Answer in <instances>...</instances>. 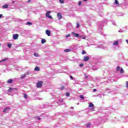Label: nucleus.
Returning <instances> with one entry per match:
<instances>
[{"mask_svg":"<svg viewBox=\"0 0 128 128\" xmlns=\"http://www.w3.org/2000/svg\"><path fill=\"white\" fill-rule=\"evenodd\" d=\"M83 40H86V37H84Z\"/></svg>","mask_w":128,"mask_h":128,"instance_id":"44","label":"nucleus"},{"mask_svg":"<svg viewBox=\"0 0 128 128\" xmlns=\"http://www.w3.org/2000/svg\"><path fill=\"white\" fill-rule=\"evenodd\" d=\"M66 96H70V92H66Z\"/></svg>","mask_w":128,"mask_h":128,"instance_id":"23","label":"nucleus"},{"mask_svg":"<svg viewBox=\"0 0 128 128\" xmlns=\"http://www.w3.org/2000/svg\"><path fill=\"white\" fill-rule=\"evenodd\" d=\"M13 38L14 40H18V34H14L13 35Z\"/></svg>","mask_w":128,"mask_h":128,"instance_id":"7","label":"nucleus"},{"mask_svg":"<svg viewBox=\"0 0 128 128\" xmlns=\"http://www.w3.org/2000/svg\"><path fill=\"white\" fill-rule=\"evenodd\" d=\"M120 74H124V69H122V68L120 70Z\"/></svg>","mask_w":128,"mask_h":128,"instance_id":"22","label":"nucleus"},{"mask_svg":"<svg viewBox=\"0 0 128 128\" xmlns=\"http://www.w3.org/2000/svg\"><path fill=\"white\" fill-rule=\"evenodd\" d=\"M38 118V120H41L40 118Z\"/></svg>","mask_w":128,"mask_h":128,"instance_id":"45","label":"nucleus"},{"mask_svg":"<svg viewBox=\"0 0 128 128\" xmlns=\"http://www.w3.org/2000/svg\"><path fill=\"white\" fill-rule=\"evenodd\" d=\"M15 2L14 1H12V4H14Z\"/></svg>","mask_w":128,"mask_h":128,"instance_id":"43","label":"nucleus"},{"mask_svg":"<svg viewBox=\"0 0 128 128\" xmlns=\"http://www.w3.org/2000/svg\"><path fill=\"white\" fill-rule=\"evenodd\" d=\"M8 48H12V44L8 43Z\"/></svg>","mask_w":128,"mask_h":128,"instance_id":"18","label":"nucleus"},{"mask_svg":"<svg viewBox=\"0 0 128 128\" xmlns=\"http://www.w3.org/2000/svg\"><path fill=\"white\" fill-rule=\"evenodd\" d=\"M50 11H48L46 14V18H52V16H50Z\"/></svg>","mask_w":128,"mask_h":128,"instance_id":"2","label":"nucleus"},{"mask_svg":"<svg viewBox=\"0 0 128 128\" xmlns=\"http://www.w3.org/2000/svg\"><path fill=\"white\" fill-rule=\"evenodd\" d=\"M24 98H26H26H28V95H26V94H24Z\"/></svg>","mask_w":128,"mask_h":128,"instance_id":"19","label":"nucleus"},{"mask_svg":"<svg viewBox=\"0 0 128 128\" xmlns=\"http://www.w3.org/2000/svg\"><path fill=\"white\" fill-rule=\"evenodd\" d=\"M80 68H82V66H84V64H80Z\"/></svg>","mask_w":128,"mask_h":128,"instance_id":"33","label":"nucleus"},{"mask_svg":"<svg viewBox=\"0 0 128 128\" xmlns=\"http://www.w3.org/2000/svg\"><path fill=\"white\" fill-rule=\"evenodd\" d=\"M32 2L31 0H28L27 1V2Z\"/></svg>","mask_w":128,"mask_h":128,"instance_id":"39","label":"nucleus"},{"mask_svg":"<svg viewBox=\"0 0 128 128\" xmlns=\"http://www.w3.org/2000/svg\"><path fill=\"white\" fill-rule=\"evenodd\" d=\"M46 41L44 39H42L41 42L42 44H44Z\"/></svg>","mask_w":128,"mask_h":128,"instance_id":"17","label":"nucleus"},{"mask_svg":"<svg viewBox=\"0 0 128 128\" xmlns=\"http://www.w3.org/2000/svg\"><path fill=\"white\" fill-rule=\"evenodd\" d=\"M70 34H68V35H66V38H70Z\"/></svg>","mask_w":128,"mask_h":128,"instance_id":"29","label":"nucleus"},{"mask_svg":"<svg viewBox=\"0 0 128 128\" xmlns=\"http://www.w3.org/2000/svg\"><path fill=\"white\" fill-rule=\"evenodd\" d=\"M34 56H40V55H38L37 53H34Z\"/></svg>","mask_w":128,"mask_h":128,"instance_id":"24","label":"nucleus"},{"mask_svg":"<svg viewBox=\"0 0 128 128\" xmlns=\"http://www.w3.org/2000/svg\"><path fill=\"white\" fill-rule=\"evenodd\" d=\"M126 42L128 44V40H126Z\"/></svg>","mask_w":128,"mask_h":128,"instance_id":"41","label":"nucleus"},{"mask_svg":"<svg viewBox=\"0 0 128 128\" xmlns=\"http://www.w3.org/2000/svg\"><path fill=\"white\" fill-rule=\"evenodd\" d=\"M72 110H74V107H71Z\"/></svg>","mask_w":128,"mask_h":128,"instance_id":"47","label":"nucleus"},{"mask_svg":"<svg viewBox=\"0 0 128 128\" xmlns=\"http://www.w3.org/2000/svg\"><path fill=\"white\" fill-rule=\"evenodd\" d=\"M8 58H6L5 59L2 60L1 61H0V62H6V60H8Z\"/></svg>","mask_w":128,"mask_h":128,"instance_id":"16","label":"nucleus"},{"mask_svg":"<svg viewBox=\"0 0 128 128\" xmlns=\"http://www.w3.org/2000/svg\"><path fill=\"white\" fill-rule=\"evenodd\" d=\"M113 44L114 46H118V42L116 41L114 42Z\"/></svg>","mask_w":128,"mask_h":128,"instance_id":"15","label":"nucleus"},{"mask_svg":"<svg viewBox=\"0 0 128 128\" xmlns=\"http://www.w3.org/2000/svg\"><path fill=\"white\" fill-rule=\"evenodd\" d=\"M70 78L71 80H74V77H72V76H70Z\"/></svg>","mask_w":128,"mask_h":128,"instance_id":"37","label":"nucleus"},{"mask_svg":"<svg viewBox=\"0 0 128 128\" xmlns=\"http://www.w3.org/2000/svg\"><path fill=\"white\" fill-rule=\"evenodd\" d=\"M57 16H58V20H62V14L58 13L57 14Z\"/></svg>","mask_w":128,"mask_h":128,"instance_id":"6","label":"nucleus"},{"mask_svg":"<svg viewBox=\"0 0 128 128\" xmlns=\"http://www.w3.org/2000/svg\"><path fill=\"white\" fill-rule=\"evenodd\" d=\"M44 82L42 81H39L37 82V88H42V84Z\"/></svg>","mask_w":128,"mask_h":128,"instance_id":"1","label":"nucleus"},{"mask_svg":"<svg viewBox=\"0 0 128 128\" xmlns=\"http://www.w3.org/2000/svg\"><path fill=\"white\" fill-rule=\"evenodd\" d=\"M2 8H8V5L4 4L2 6Z\"/></svg>","mask_w":128,"mask_h":128,"instance_id":"14","label":"nucleus"},{"mask_svg":"<svg viewBox=\"0 0 128 128\" xmlns=\"http://www.w3.org/2000/svg\"><path fill=\"white\" fill-rule=\"evenodd\" d=\"M60 4H64V0H60Z\"/></svg>","mask_w":128,"mask_h":128,"instance_id":"30","label":"nucleus"},{"mask_svg":"<svg viewBox=\"0 0 128 128\" xmlns=\"http://www.w3.org/2000/svg\"><path fill=\"white\" fill-rule=\"evenodd\" d=\"M88 0H84V2H86Z\"/></svg>","mask_w":128,"mask_h":128,"instance_id":"46","label":"nucleus"},{"mask_svg":"<svg viewBox=\"0 0 128 128\" xmlns=\"http://www.w3.org/2000/svg\"><path fill=\"white\" fill-rule=\"evenodd\" d=\"M14 90H18L17 88H9V89L8 90V92H12Z\"/></svg>","mask_w":128,"mask_h":128,"instance_id":"8","label":"nucleus"},{"mask_svg":"<svg viewBox=\"0 0 128 128\" xmlns=\"http://www.w3.org/2000/svg\"><path fill=\"white\" fill-rule=\"evenodd\" d=\"M10 110V108H4L3 110V112H6V110Z\"/></svg>","mask_w":128,"mask_h":128,"instance_id":"12","label":"nucleus"},{"mask_svg":"<svg viewBox=\"0 0 128 128\" xmlns=\"http://www.w3.org/2000/svg\"><path fill=\"white\" fill-rule=\"evenodd\" d=\"M64 86H62L61 87V90H64Z\"/></svg>","mask_w":128,"mask_h":128,"instance_id":"36","label":"nucleus"},{"mask_svg":"<svg viewBox=\"0 0 128 128\" xmlns=\"http://www.w3.org/2000/svg\"><path fill=\"white\" fill-rule=\"evenodd\" d=\"M93 92H96V89H94Z\"/></svg>","mask_w":128,"mask_h":128,"instance_id":"40","label":"nucleus"},{"mask_svg":"<svg viewBox=\"0 0 128 128\" xmlns=\"http://www.w3.org/2000/svg\"><path fill=\"white\" fill-rule=\"evenodd\" d=\"M85 78H88V76H86V74H85Z\"/></svg>","mask_w":128,"mask_h":128,"instance_id":"38","label":"nucleus"},{"mask_svg":"<svg viewBox=\"0 0 128 128\" xmlns=\"http://www.w3.org/2000/svg\"><path fill=\"white\" fill-rule=\"evenodd\" d=\"M34 70H36V72H38L40 70V68L38 66H36Z\"/></svg>","mask_w":128,"mask_h":128,"instance_id":"13","label":"nucleus"},{"mask_svg":"<svg viewBox=\"0 0 128 128\" xmlns=\"http://www.w3.org/2000/svg\"><path fill=\"white\" fill-rule=\"evenodd\" d=\"M86 126H87V128H90V124H86Z\"/></svg>","mask_w":128,"mask_h":128,"instance_id":"31","label":"nucleus"},{"mask_svg":"<svg viewBox=\"0 0 128 128\" xmlns=\"http://www.w3.org/2000/svg\"><path fill=\"white\" fill-rule=\"evenodd\" d=\"M70 49H66L64 51L65 52H70Z\"/></svg>","mask_w":128,"mask_h":128,"instance_id":"20","label":"nucleus"},{"mask_svg":"<svg viewBox=\"0 0 128 128\" xmlns=\"http://www.w3.org/2000/svg\"><path fill=\"white\" fill-rule=\"evenodd\" d=\"M86 54V52L84 50H82V54Z\"/></svg>","mask_w":128,"mask_h":128,"instance_id":"21","label":"nucleus"},{"mask_svg":"<svg viewBox=\"0 0 128 128\" xmlns=\"http://www.w3.org/2000/svg\"><path fill=\"white\" fill-rule=\"evenodd\" d=\"M46 34L48 36H50V34H52V32H50V30H46Z\"/></svg>","mask_w":128,"mask_h":128,"instance_id":"5","label":"nucleus"},{"mask_svg":"<svg viewBox=\"0 0 128 128\" xmlns=\"http://www.w3.org/2000/svg\"><path fill=\"white\" fill-rule=\"evenodd\" d=\"M80 98H82V100L84 99V96L82 95L80 96Z\"/></svg>","mask_w":128,"mask_h":128,"instance_id":"26","label":"nucleus"},{"mask_svg":"<svg viewBox=\"0 0 128 128\" xmlns=\"http://www.w3.org/2000/svg\"><path fill=\"white\" fill-rule=\"evenodd\" d=\"M89 108H91L92 110L94 111V105L92 103H89Z\"/></svg>","mask_w":128,"mask_h":128,"instance_id":"3","label":"nucleus"},{"mask_svg":"<svg viewBox=\"0 0 128 128\" xmlns=\"http://www.w3.org/2000/svg\"><path fill=\"white\" fill-rule=\"evenodd\" d=\"M78 6H80L82 4V1H80L78 4Z\"/></svg>","mask_w":128,"mask_h":128,"instance_id":"32","label":"nucleus"},{"mask_svg":"<svg viewBox=\"0 0 128 128\" xmlns=\"http://www.w3.org/2000/svg\"><path fill=\"white\" fill-rule=\"evenodd\" d=\"M120 70V66H117V68H116V70H117V71H118V70Z\"/></svg>","mask_w":128,"mask_h":128,"instance_id":"27","label":"nucleus"},{"mask_svg":"<svg viewBox=\"0 0 128 128\" xmlns=\"http://www.w3.org/2000/svg\"><path fill=\"white\" fill-rule=\"evenodd\" d=\"M115 4H118V0H115Z\"/></svg>","mask_w":128,"mask_h":128,"instance_id":"28","label":"nucleus"},{"mask_svg":"<svg viewBox=\"0 0 128 128\" xmlns=\"http://www.w3.org/2000/svg\"><path fill=\"white\" fill-rule=\"evenodd\" d=\"M12 82H14V80L10 78L8 80L7 84H12Z\"/></svg>","mask_w":128,"mask_h":128,"instance_id":"10","label":"nucleus"},{"mask_svg":"<svg viewBox=\"0 0 128 128\" xmlns=\"http://www.w3.org/2000/svg\"><path fill=\"white\" fill-rule=\"evenodd\" d=\"M83 60H84V62H88V60H90V56H86L84 57Z\"/></svg>","mask_w":128,"mask_h":128,"instance_id":"4","label":"nucleus"},{"mask_svg":"<svg viewBox=\"0 0 128 128\" xmlns=\"http://www.w3.org/2000/svg\"><path fill=\"white\" fill-rule=\"evenodd\" d=\"M26 24L28 26H32V24L30 22H27Z\"/></svg>","mask_w":128,"mask_h":128,"instance_id":"25","label":"nucleus"},{"mask_svg":"<svg viewBox=\"0 0 128 128\" xmlns=\"http://www.w3.org/2000/svg\"><path fill=\"white\" fill-rule=\"evenodd\" d=\"M2 14H0V18H2Z\"/></svg>","mask_w":128,"mask_h":128,"instance_id":"42","label":"nucleus"},{"mask_svg":"<svg viewBox=\"0 0 128 128\" xmlns=\"http://www.w3.org/2000/svg\"><path fill=\"white\" fill-rule=\"evenodd\" d=\"M126 87L128 88V82H126Z\"/></svg>","mask_w":128,"mask_h":128,"instance_id":"35","label":"nucleus"},{"mask_svg":"<svg viewBox=\"0 0 128 128\" xmlns=\"http://www.w3.org/2000/svg\"><path fill=\"white\" fill-rule=\"evenodd\" d=\"M80 28V24L78 23H77V28Z\"/></svg>","mask_w":128,"mask_h":128,"instance_id":"34","label":"nucleus"},{"mask_svg":"<svg viewBox=\"0 0 128 128\" xmlns=\"http://www.w3.org/2000/svg\"><path fill=\"white\" fill-rule=\"evenodd\" d=\"M26 74H24L23 75H22L21 77H20V79L21 80H23V78H26Z\"/></svg>","mask_w":128,"mask_h":128,"instance_id":"11","label":"nucleus"},{"mask_svg":"<svg viewBox=\"0 0 128 128\" xmlns=\"http://www.w3.org/2000/svg\"><path fill=\"white\" fill-rule=\"evenodd\" d=\"M72 34H74V36H76V38H82V36H80V34H76L74 32H72Z\"/></svg>","mask_w":128,"mask_h":128,"instance_id":"9","label":"nucleus"}]
</instances>
